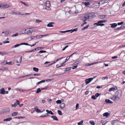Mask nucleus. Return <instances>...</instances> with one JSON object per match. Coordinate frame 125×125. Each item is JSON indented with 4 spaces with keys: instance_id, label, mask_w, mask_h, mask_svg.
<instances>
[{
    "instance_id": "f8f14e48",
    "label": "nucleus",
    "mask_w": 125,
    "mask_h": 125,
    "mask_svg": "<svg viewBox=\"0 0 125 125\" xmlns=\"http://www.w3.org/2000/svg\"><path fill=\"white\" fill-rule=\"evenodd\" d=\"M105 102L107 103H109L111 104H113V102L109 99H106L105 100Z\"/></svg>"
},
{
    "instance_id": "1a4fd4ad",
    "label": "nucleus",
    "mask_w": 125,
    "mask_h": 125,
    "mask_svg": "<svg viewBox=\"0 0 125 125\" xmlns=\"http://www.w3.org/2000/svg\"><path fill=\"white\" fill-rule=\"evenodd\" d=\"M20 102L18 100H17L16 101V103H14L12 105V107H15L17 105L20 104Z\"/></svg>"
},
{
    "instance_id": "5701e85b",
    "label": "nucleus",
    "mask_w": 125,
    "mask_h": 125,
    "mask_svg": "<svg viewBox=\"0 0 125 125\" xmlns=\"http://www.w3.org/2000/svg\"><path fill=\"white\" fill-rule=\"evenodd\" d=\"M41 91V90L40 88H38L37 90L35 92L37 94H38Z\"/></svg>"
},
{
    "instance_id": "ea45409f",
    "label": "nucleus",
    "mask_w": 125,
    "mask_h": 125,
    "mask_svg": "<svg viewBox=\"0 0 125 125\" xmlns=\"http://www.w3.org/2000/svg\"><path fill=\"white\" fill-rule=\"evenodd\" d=\"M15 118H18L19 119H21L24 118V117L21 116H20L19 117H14Z\"/></svg>"
},
{
    "instance_id": "4c0bfd02",
    "label": "nucleus",
    "mask_w": 125,
    "mask_h": 125,
    "mask_svg": "<svg viewBox=\"0 0 125 125\" xmlns=\"http://www.w3.org/2000/svg\"><path fill=\"white\" fill-rule=\"evenodd\" d=\"M57 112L58 114L60 115H62V112L60 110H58L57 111Z\"/></svg>"
},
{
    "instance_id": "a211bd4d",
    "label": "nucleus",
    "mask_w": 125,
    "mask_h": 125,
    "mask_svg": "<svg viewBox=\"0 0 125 125\" xmlns=\"http://www.w3.org/2000/svg\"><path fill=\"white\" fill-rule=\"evenodd\" d=\"M65 107V104L64 103H62L60 105V107L61 109H63Z\"/></svg>"
},
{
    "instance_id": "680f3d73",
    "label": "nucleus",
    "mask_w": 125,
    "mask_h": 125,
    "mask_svg": "<svg viewBox=\"0 0 125 125\" xmlns=\"http://www.w3.org/2000/svg\"><path fill=\"white\" fill-rule=\"evenodd\" d=\"M78 66V65H75V66H73L72 67V69H75V68H77Z\"/></svg>"
},
{
    "instance_id": "4d7b16f0",
    "label": "nucleus",
    "mask_w": 125,
    "mask_h": 125,
    "mask_svg": "<svg viewBox=\"0 0 125 125\" xmlns=\"http://www.w3.org/2000/svg\"><path fill=\"white\" fill-rule=\"evenodd\" d=\"M18 35V33H17L15 34H14L12 36V37H14L17 36Z\"/></svg>"
},
{
    "instance_id": "8fccbe9b",
    "label": "nucleus",
    "mask_w": 125,
    "mask_h": 125,
    "mask_svg": "<svg viewBox=\"0 0 125 125\" xmlns=\"http://www.w3.org/2000/svg\"><path fill=\"white\" fill-rule=\"evenodd\" d=\"M125 27V24H123L121 26V28L122 29Z\"/></svg>"
},
{
    "instance_id": "7ed1b4c3",
    "label": "nucleus",
    "mask_w": 125,
    "mask_h": 125,
    "mask_svg": "<svg viewBox=\"0 0 125 125\" xmlns=\"http://www.w3.org/2000/svg\"><path fill=\"white\" fill-rule=\"evenodd\" d=\"M95 78L94 77V78H90L88 79H86L85 80L86 83V84H87L90 83Z\"/></svg>"
},
{
    "instance_id": "a878e982",
    "label": "nucleus",
    "mask_w": 125,
    "mask_h": 125,
    "mask_svg": "<svg viewBox=\"0 0 125 125\" xmlns=\"http://www.w3.org/2000/svg\"><path fill=\"white\" fill-rule=\"evenodd\" d=\"M89 25H88L86 26L85 27H83V28H82V31H84V30H85V29L87 28H88V27H89Z\"/></svg>"
},
{
    "instance_id": "393cba45",
    "label": "nucleus",
    "mask_w": 125,
    "mask_h": 125,
    "mask_svg": "<svg viewBox=\"0 0 125 125\" xmlns=\"http://www.w3.org/2000/svg\"><path fill=\"white\" fill-rule=\"evenodd\" d=\"M43 37V36L42 35H37L35 37V38L37 39H39L42 38Z\"/></svg>"
},
{
    "instance_id": "37998d69",
    "label": "nucleus",
    "mask_w": 125,
    "mask_h": 125,
    "mask_svg": "<svg viewBox=\"0 0 125 125\" xmlns=\"http://www.w3.org/2000/svg\"><path fill=\"white\" fill-rule=\"evenodd\" d=\"M21 3L23 4H24V5H25V6H29L28 5V4H26V3H25V2H22V1H21L20 2Z\"/></svg>"
},
{
    "instance_id": "13d9d810",
    "label": "nucleus",
    "mask_w": 125,
    "mask_h": 125,
    "mask_svg": "<svg viewBox=\"0 0 125 125\" xmlns=\"http://www.w3.org/2000/svg\"><path fill=\"white\" fill-rule=\"evenodd\" d=\"M68 45H67L62 50V51H64L66 48H67L68 47Z\"/></svg>"
},
{
    "instance_id": "a18cd8bd",
    "label": "nucleus",
    "mask_w": 125,
    "mask_h": 125,
    "mask_svg": "<svg viewBox=\"0 0 125 125\" xmlns=\"http://www.w3.org/2000/svg\"><path fill=\"white\" fill-rule=\"evenodd\" d=\"M91 98L94 100H95L96 99V97H95V96L94 95H93L91 96Z\"/></svg>"
},
{
    "instance_id": "6ab92c4d",
    "label": "nucleus",
    "mask_w": 125,
    "mask_h": 125,
    "mask_svg": "<svg viewBox=\"0 0 125 125\" xmlns=\"http://www.w3.org/2000/svg\"><path fill=\"white\" fill-rule=\"evenodd\" d=\"M97 63V62H96L95 63H87L85 65L86 66H90L91 65H93L95 64L96 63Z\"/></svg>"
},
{
    "instance_id": "864d4df0",
    "label": "nucleus",
    "mask_w": 125,
    "mask_h": 125,
    "mask_svg": "<svg viewBox=\"0 0 125 125\" xmlns=\"http://www.w3.org/2000/svg\"><path fill=\"white\" fill-rule=\"evenodd\" d=\"M8 54V53L7 52H4L3 53H2V55H3L4 54Z\"/></svg>"
},
{
    "instance_id": "473e14b6",
    "label": "nucleus",
    "mask_w": 125,
    "mask_h": 125,
    "mask_svg": "<svg viewBox=\"0 0 125 125\" xmlns=\"http://www.w3.org/2000/svg\"><path fill=\"white\" fill-rule=\"evenodd\" d=\"M90 123L92 125H94L95 124V122L91 120L89 121Z\"/></svg>"
},
{
    "instance_id": "0eeeda50",
    "label": "nucleus",
    "mask_w": 125,
    "mask_h": 125,
    "mask_svg": "<svg viewBox=\"0 0 125 125\" xmlns=\"http://www.w3.org/2000/svg\"><path fill=\"white\" fill-rule=\"evenodd\" d=\"M10 111V109L8 108H6L3 109V111L5 113L9 112Z\"/></svg>"
},
{
    "instance_id": "c756f323",
    "label": "nucleus",
    "mask_w": 125,
    "mask_h": 125,
    "mask_svg": "<svg viewBox=\"0 0 125 125\" xmlns=\"http://www.w3.org/2000/svg\"><path fill=\"white\" fill-rule=\"evenodd\" d=\"M63 58V57H62L61 58H59L58 59L56 60L55 61H54L53 62V64H54V63H55L56 62H57L59 60H61Z\"/></svg>"
},
{
    "instance_id": "49530a36",
    "label": "nucleus",
    "mask_w": 125,
    "mask_h": 125,
    "mask_svg": "<svg viewBox=\"0 0 125 125\" xmlns=\"http://www.w3.org/2000/svg\"><path fill=\"white\" fill-rule=\"evenodd\" d=\"M36 111L38 113H41L43 112V111H41V110L39 109H37V110H36Z\"/></svg>"
},
{
    "instance_id": "7c9ffc66",
    "label": "nucleus",
    "mask_w": 125,
    "mask_h": 125,
    "mask_svg": "<svg viewBox=\"0 0 125 125\" xmlns=\"http://www.w3.org/2000/svg\"><path fill=\"white\" fill-rule=\"evenodd\" d=\"M88 19H88V18L85 15L84 16V19L83 21H87Z\"/></svg>"
},
{
    "instance_id": "dca6fc26",
    "label": "nucleus",
    "mask_w": 125,
    "mask_h": 125,
    "mask_svg": "<svg viewBox=\"0 0 125 125\" xmlns=\"http://www.w3.org/2000/svg\"><path fill=\"white\" fill-rule=\"evenodd\" d=\"M51 117L54 120H56L57 121H58V118L57 117L55 116L52 115V116Z\"/></svg>"
},
{
    "instance_id": "72a5a7b5",
    "label": "nucleus",
    "mask_w": 125,
    "mask_h": 125,
    "mask_svg": "<svg viewBox=\"0 0 125 125\" xmlns=\"http://www.w3.org/2000/svg\"><path fill=\"white\" fill-rule=\"evenodd\" d=\"M18 113L17 112H15L13 113L12 114V116H15L17 115Z\"/></svg>"
},
{
    "instance_id": "2eb2a0df",
    "label": "nucleus",
    "mask_w": 125,
    "mask_h": 125,
    "mask_svg": "<svg viewBox=\"0 0 125 125\" xmlns=\"http://www.w3.org/2000/svg\"><path fill=\"white\" fill-rule=\"evenodd\" d=\"M112 98H114V100L115 101L118 100L119 99L115 95H113Z\"/></svg>"
},
{
    "instance_id": "f3484780",
    "label": "nucleus",
    "mask_w": 125,
    "mask_h": 125,
    "mask_svg": "<svg viewBox=\"0 0 125 125\" xmlns=\"http://www.w3.org/2000/svg\"><path fill=\"white\" fill-rule=\"evenodd\" d=\"M109 115H110L109 114V113H108L105 112V113H104V114H103V115L104 116H105L106 117H108L109 116Z\"/></svg>"
},
{
    "instance_id": "052dcab7",
    "label": "nucleus",
    "mask_w": 125,
    "mask_h": 125,
    "mask_svg": "<svg viewBox=\"0 0 125 125\" xmlns=\"http://www.w3.org/2000/svg\"><path fill=\"white\" fill-rule=\"evenodd\" d=\"M36 50H41V47H38L36 48Z\"/></svg>"
},
{
    "instance_id": "79ce46f5",
    "label": "nucleus",
    "mask_w": 125,
    "mask_h": 125,
    "mask_svg": "<svg viewBox=\"0 0 125 125\" xmlns=\"http://www.w3.org/2000/svg\"><path fill=\"white\" fill-rule=\"evenodd\" d=\"M61 101L60 100H58L56 101V103L57 104H61Z\"/></svg>"
},
{
    "instance_id": "4468645a",
    "label": "nucleus",
    "mask_w": 125,
    "mask_h": 125,
    "mask_svg": "<svg viewBox=\"0 0 125 125\" xmlns=\"http://www.w3.org/2000/svg\"><path fill=\"white\" fill-rule=\"evenodd\" d=\"M0 93L2 94H5V89L4 88H2L0 90Z\"/></svg>"
},
{
    "instance_id": "5fc2aeb1",
    "label": "nucleus",
    "mask_w": 125,
    "mask_h": 125,
    "mask_svg": "<svg viewBox=\"0 0 125 125\" xmlns=\"http://www.w3.org/2000/svg\"><path fill=\"white\" fill-rule=\"evenodd\" d=\"M84 22V23H83L81 24V26L82 27H83L85 24H86L87 23V22H86L85 21Z\"/></svg>"
},
{
    "instance_id": "9d476101",
    "label": "nucleus",
    "mask_w": 125,
    "mask_h": 125,
    "mask_svg": "<svg viewBox=\"0 0 125 125\" xmlns=\"http://www.w3.org/2000/svg\"><path fill=\"white\" fill-rule=\"evenodd\" d=\"M110 25H111V27L113 28H115L117 26V24L116 23L111 24Z\"/></svg>"
},
{
    "instance_id": "20e7f679",
    "label": "nucleus",
    "mask_w": 125,
    "mask_h": 125,
    "mask_svg": "<svg viewBox=\"0 0 125 125\" xmlns=\"http://www.w3.org/2000/svg\"><path fill=\"white\" fill-rule=\"evenodd\" d=\"M85 15L88 19H90V18H92L93 17V15L92 13H89L86 14Z\"/></svg>"
},
{
    "instance_id": "2f4dec72",
    "label": "nucleus",
    "mask_w": 125,
    "mask_h": 125,
    "mask_svg": "<svg viewBox=\"0 0 125 125\" xmlns=\"http://www.w3.org/2000/svg\"><path fill=\"white\" fill-rule=\"evenodd\" d=\"M83 122V120H82L80 122H79L78 123V125H83L82 124Z\"/></svg>"
},
{
    "instance_id": "bf43d9fd",
    "label": "nucleus",
    "mask_w": 125,
    "mask_h": 125,
    "mask_svg": "<svg viewBox=\"0 0 125 125\" xmlns=\"http://www.w3.org/2000/svg\"><path fill=\"white\" fill-rule=\"evenodd\" d=\"M48 114H50L52 115H53L54 114V113H52L51 111H49V113H48Z\"/></svg>"
},
{
    "instance_id": "de8ad7c7",
    "label": "nucleus",
    "mask_w": 125,
    "mask_h": 125,
    "mask_svg": "<svg viewBox=\"0 0 125 125\" xmlns=\"http://www.w3.org/2000/svg\"><path fill=\"white\" fill-rule=\"evenodd\" d=\"M50 5H48L46 7V9L47 10H49L50 9V7H49Z\"/></svg>"
},
{
    "instance_id": "b1692460",
    "label": "nucleus",
    "mask_w": 125,
    "mask_h": 125,
    "mask_svg": "<svg viewBox=\"0 0 125 125\" xmlns=\"http://www.w3.org/2000/svg\"><path fill=\"white\" fill-rule=\"evenodd\" d=\"M33 70L34 71L36 72H38L39 71L38 69L36 67H33Z\"/></svg>"
},
{
    "instance_id": "6e6d98bb",
    "label": "nucleus",
    "mask_w": 125,
    "mask_h": 125,
    "mask_svg": "<svg viewBox=\"0 0 125 125\" xmlns=\"http://www.w3.org/2000/svg\"><path fill=\"white\" fill-rule=\"evenodd\" d=\"M79 106V104L78 103H77L76 104V107L75 108L76 109H78V107Z\"/></svg>"
},
{
    "instance_id": "c03bdc74",
    "label": "nucleus",
    "mask_w": 125,
    "mask_h": 125,
    "mask_svg": "<svg viewBox=\"0 0 125 125\" xmlns=\"http://www.w3.org/2000/svg\"><path fill=\"white\" fill-rule=\"evenodd\" d=\"M101 94H100L98 93H97L95 94V96L96 97H98Z\"/></svg>"
},
{
    "instance_id": "a19ab883",
    "label": "nucleus",
    "mask_w": 125,
    "mask_h": 125,
    "mask_svg": "<svg viewBox=\"0 0 125 125\" xmlns=\"http://www.w3.org/2000/svg\"><path fill=\"white\" fill-rule=\"evenodd\" d=\"M99 23H100L99 21L97 23H94V25L95 26V25H96L97 26H99V25H99Z\"/></svg>"
},
{
    "instance_id": "774afa93",
    "label": "nucleus",
    "mask_w": 125,
    "mask_h": 125,
    "mask_svg": "<svg viewBox=\"0 0 125 125\" xmlns=\"http://www.w3.org/2000/svg\"><path fill=\"white\" fill-rule=\"evenodd\" d=\"M84 19V16H82L81 17V20H83Z\"/></svg>"
},
{
    "instance_id": "4be33fe9",
    "label": "nucleus",
    "mask_w": 125,
    "mask_h": 125,
    "mask_svg": "<svg viewBox=\"0 0 125 125\" xmlns=\"http://www.w3.org/2000/svg\"><path fill=\"white\" fill-rule=\"evenodd\" d=\"M45 82V80H42L41 81H40L39 82H37V83H36V84L37 85H38L39 84L41 83H44V82Z\"/></svg>"
},
{
    "instance_id": "412c9836",
    "label": "nucleus",
    "mask_w": 125,
    "mask_h": 125,
    "mask_svg": "<svg viewBox=\"0 0 125 125\" xmlns=\"http://www.w3.org/2000/svg\"><path fill=\"white\" fill-rule=\"evenodd\" d=\"M12 119V118L11 117L8 118L6 119H4L3 120L4 121H9Z\"/></svg>"
},
{
    "instance_id": "c85d7f7f",
    "label": "nucleus",
    "mask_w": 125,
    "mask_h": 125,
    "mask_svg": "<svg viewBox=\"0 0 125 125\" xmlns=\"http://www.w3.org/2000/svg\"><path fill=\"white\" fill-rule=\"evenodd\" d=\"M99 21L100 23H103L107 22V20H102Z\"/></svg>"
},
{
    "instance_id": "69168bd1",
    "label": "nucleus",
    "mask_w": 125,
    "mask_h": 125,
    "mask_svg": "<svg viewBox=\"0 0 125 125\" xmlns=\"http://www.w3.org/2000/svg\"><path fill=\"white\" fill-rule=\"evenodd\" d=\"M42 21L40 20H36V22L38 23L41 22Z\"/></svg>"
},
{
    "instance_id": "c9c22d12",
    "label": "nucleus",
    "mask_w": 125,
    "mask_h": 125,
    "mask_svg": "<svg viewBox=\"0 0 125 125\" xmlns=\"http://www.w3.org/2000/svg\"><path fill=\"white\" fill-rule=\"evenodd\" d=\"M21 45H29V44L28 43H25V42H23V43H21Z\"/></svg>"
},
{
    "instance_id": "f257e3e1",
    "label": "nucleus",
    "mask_w": 125,
    "mask_h": 125,
    "mask_svg": "<svg viewBox=\"0 0 125 125\" xmlns=\"http://www.w3.org/2000/svg\"><path fill=\"white\" fill-rule=\"evenodd\" d=\"M31 28L28 29V28H25V31L24 32L22 33L23 34H27L29 35H30L32 34V32L30 30Z\"/></svg>"
},
{
    "instance_id": "ddd939ff",
    "label": "nucleus",
    "mask_w": 125,
    "mask_h": 125,
    "mask_svg": "<svg viewBox=\"0 0 125 125\" xmlns=\"http://www.w3.org/2000/svg\"><path fill=\"white\" fill-rule=\"evenodd\" d=\"M54 24V22H50L47 25V26L48 27H53V25L52 24Z\"/></svg>"
},
{
    "instance_id": "aec40b11",
    "label": "nucleus",
    "mask_w": 125,
    "mask_h": 125,
    "mask_svg": "<svg viewBox=\"0 0 125 125\" xmlns=\"http://www.w3.org/2000/svg\"><path fill=\"white\" fill-rule=\"evenodd\" d=\"M106 16L105 15H100L99 16V18L101 19H103L104 18H105Z\"/></svg>"
},
{
    "instance_id": "09e8293b",
    "label": "nucleus",
    "mask_w": 125,
    "mask_h": 125,
    "mask_svg": "<svg viewBox=\"0 0 125 125\" xmlns=\"http://www.w3.org/2000/svg\"><path fill=\"white\" fill-rule=\"evenodd\" d=\"M70 58L68 56L66 58V59H65V62H66L69 59H70Z\"/></svg>"
},
{
    "instance_id": "338daca9",
    "label": "nucleus",
    "mask_w": 125,
    "mask_h": 125,
    "mask_svg": "<svg viewBox=\"0 0 125 125\" xmlns=\"http://www.w3.org/2000/svg\"><path fill=\"white\" fill-rule=\"evenodd\" d=\"M3 43H9L10 42L9 41H5L4 42H3Z\"/></svg>"
},
{
    "instance_id": "39448f33",
    "label": "nucleus",
    "mask_w": 125,
    "mask_h": 125,
    "mask_svg": "<svg viewBox=\"0 0 125 125\" xmlns=\"http://www.w3.org/2000/svg\"><path fill=\"white\" fill-rule=\"evenodd\" d=\"M122 94L121 92H120L119 90L117 91L116 93V95L118 96L119 98H120L122 95Z\"/></svg>"
},
{
    "instance_id": "bb28decb",
    "label": "nucleus",
    "mask_w": 125,
    "mask_h": 125,
    "mask_svg": "<svg viewBox=\"0 0 125 125\" xmlns=\"http://www.w3.org/2000/svg\"><path fill=\"white\" fill-rule=\"evenodd\" d=\"M21 45V43L20 44H17L15 45L13 47H12V48H14L16 47H18L19 46H20Z\"/></svg>"
},
{
    "instance_id": "423d86ee",
    "label": "nucleus",
    "mask_w": 125,
    "mask_h": 125,
    "mask_svg": "<svg viewBox=\"0 0 125 125\" xmlns=\"http://www.w3.org/2000/svg\"><path fill=\"white\" fill-rule=\"evenodd\" d=\"M10 13H11L12 15H13V14H14L15 15L18 14H20L21 15H24V14H21L20 12H19L18 11H17L16 12L12 11L10 12Z\"/></svg>"
},
{
    "instance_id": "f03ea898",
    "label": "nucleus",
    "mask_w": 125,
    "mask_h": 125,
    "mask_svg": "<svg viewBox=\"0 0 125 125\" xmlns=\"http://www.w3.org/2000/svg\"><path fill=\"white\" fill-rule=\"evenodd\" d=\"M9 5L6 3L0 4V8H6L9 7Z\"/></svg>"
},
{
    "instance_id": "58836bf2",
    "label": "nucleus",
    "mask_w": 125,
    "mask_h": 125,
    "mask_svg": "<svg viewBox=\"0 0 125 125\" xmlns=\"http://www.w3.org/2000/svg\"><path fill=\"white\" fill-rule=\"evenodd\" d=\"M46 52V51H43V50H41L39 52V53H45V52Z\"/></svg>"
},
{
    "instance_id": "3c124183",
    "label": "nucleus",
    "mask_w": 125,
    "mask_h": 125,
    "mask_svg": "<svg viewBox=\"0 0 125 125\" xmlns=\"http://www.w3.org/2000/svg\"><path fill=\"white\" fill-rule=\"evenodd\" d=\"M123 23H124V22H121L118 23H117V25H121L123 24Z\"/></svg>"
},
{
    "instance_id": "9b49d317",
    "label": "nucleus",
    "mask_w": 125,
    "mask_h": 125,
    "mask_svg": "<svg viewBox=\"0 0 125 125\" xmlns=\"http://www.w3.org/2000/svg\"><path fill=\"white\" fill-rule=\"evenodd\" d=\"M117 89V87L115 86V87H112L110 88L109 90V91H114L115 90H116Z\"/></svg>"
},
{
    "instance_id": "e2e57ef3",
    "label": "nucleus",
    "mask_w": 125,
    "mask_h": 125,
    "mask_svg": "<svg viewBox=\"0 0 125 125\" xmlns=\"http://www.w3.org/2000/svg\"><path fill=\"white\" fill-rule=\"evenodd\" d=\"M99 23V25H99V26H102L104 25V24L103 23Z\"/></svg>"
},
{
    "instance_id": "e433bc0d",
    "label": "nucleus",
    "mask_w": 125,
    "mask_h": 125,
    "mask_svg": "<svg viewBox=\"0 0 125 125\" xmlns=\"http://www.w3.org/2000/svg\"><path fill=\"white\" fill-rule=\"evenodd\" d=\"M13 63H12L11 62H6V64H8L9 65L12 64Z\"/></svg>"
},
{
    "instance_id": "cd10ccee",
    "label": "nucleus",
    "mask_w": 125,
    "mask_h": 125,
    "mask_svg": "<svg viewBox=\"0 0 125 125\" xmlns=\"http://www.w3.org/2000/svg\"><path fill=\"white\" fill-rule=\"evenodd\" d=\"M71 68V67L66 68L65 69V71H68L70 70Z\"/></svg>"
},
{
    "instance_id": "f704fd0d",
    "label": "nucleus",
    "mask_w": 125,
    "mask_h": 125,
    "mask_svg": "<svg viewBox=\"0 0 125 125\" xmlns=\"http://www.w3.org/2000/svg\"><path fill=\"white\" fill-rule=\"evenodd\" d=\"M77 30H78V28H76L75 29H73V30H71V33L73 32V31H77Z\"/></svg>"
},
{
    "instance_id": "603ef678",
    "label": "nucleus",
    "mask_w": 125,
    "mask_h": 125,
    "mask_svg": "<svg viewBox=\"0 0 125 125\" xmlns=\"http://www.w3.org/2000/svg\"><path fill=\"white\" fill-rule=\"evenodd\" d=\"M46 6H47V4L50 5V1H47L46 2Z\"/></svg>"
},
{
    "instance_id": "6e6552de",
    "label": "nucleus",
    "mask_w": 125,
    "mask_h": 125,
    "mask_svg": "<svg viewBox=\"0 0 125 125\" xmlns=\"http://www.w3.org/2000/svg\"><path fill=\"white\" fill-rule=\"evenodd\" d=\"M82 4H84L86 7H88L90 4V3L88 2H82Z\"/></svg>"
},
{
    "instance_id": "0e129e2a",
    "label": "nucleus",
    "mask_w": 125,
    "mask_h": 125,
    "mask_svg": "<svg viewBox=\"0 0 125 125\" xmlns=\"http://www.w3.org/2000/svg\"><path fill=\"white\" fill-rule=\"evenodd\" d=\"M35 37L33 36H31L30 37V39H33L34 38H35Z\"/></svg>"
}]
</instances>
